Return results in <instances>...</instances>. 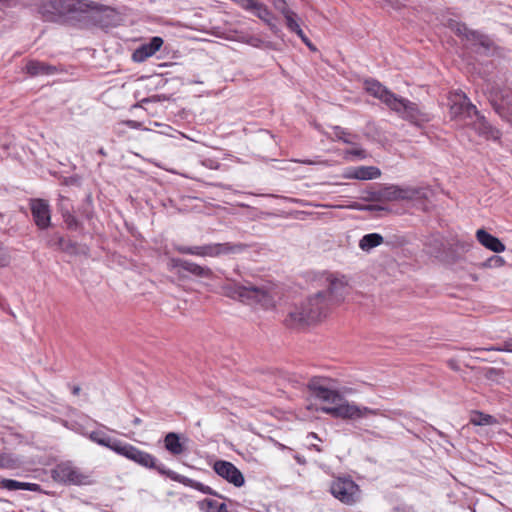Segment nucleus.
Masks as SVG:
<instances>
[{"mask_svg": "<svg viewBox=\"0 0 512 512\" xmlns=\"http://www.w3.org/2000/svg\"><path fill=\"white\" fill-rule=\"evenodd\" d=\"M18 3L35 4L37 12L45 21L71 25L100 23L103 20L102 15L109 12L108 7L89 0H0V9Z\"/></svg>", "mask_w": 512, "mask_h": 512, "instance_id": "f257e3e1", "label": "nucleus"}, {"mask_svg": "<svg viewBox=\"0 0 512 512\" xmlns=\"http://www.w3.org/2000/svg\"><path fill=\"white\" fill-rule=\"evenodd\" d=\"M325 283L326 291L317 292L289 312L285 319L286 325L295 328L319 320L326 315L331 304L341 302L348 293V280L343 275L328 274Z\"/></svg>", "mask_w": 512, "mask_h": 512, "instance_id": "f03ea898", "label": "nucleus"}, {"mask_svg": "<svg viewBox=\"0 0 512 512\" xmlns=\"http://www.w3.org/2000/svg\"><path fill=\"white\" fill-rule=\"evenodd\" d=\"M364 88L370 95L379 99L401 118L413 124L420 125L430 120L429 115L423 112L416 103L396 95L377 80H365Z\"/></svg>", "mask_w": 512, "mask_h": 512, "instance_id": "7ed1b4c3", "label": "nucleus"}, {"mask_svg": "<svg viewBox=\"0 0 512 512\" xmlns=\"http://www.w3.org/2000/svg\"><path fill=\"white\" fill-rule=\"evenodd\" d=\"M454 114H459L465 118H473V129L486 139L498 140L500 138V131L493 127L477 110L476 106L471 103L469 98L463 94L459 95V101L454 103L451 107Z\"/></svg>", "mask_w": 512, "mask_h": 512, "instance_id": "20e7f679", "label": "nucleus"}, {"mask_svg": "<svg viewBox=\"0 0 512 512\" xmlns=\"http://www.w3.org/2000/svg\"><path fill=\"white\" fill-rule=\"evenodd\" d=\"M226 297L238 299L248 305H260L268 308L273 305V299L264 288L245 286L236 280L226 278Z\"/></svg>", "mask_w": 512, "mask_h": 512, "instance_id": "39448f33", "label": "nucleus"}, {"mask_svg": "<svg viewBox=\"0 0 512 512\" xmlns=\"http://www.w3.org/2000/svg\"><path fill=\"white\" fill-rule=\"evenodd\" d=\"M52 477L60 483L69 485L92 484L91 474L83 471L71 461L61 462L52 470Z\"/></svg>", "mask_w": 512, "mask_h": 512, "instance_id": "423d86ee", "label": "nucleus"}, {"mask_svg": "<svg viewBox=\"0 0 512 512\" xmlns=\"http://www.w3.org/2000/svg\"><path fill=\"white\" fill-rule=\"evenodd\" d=\"M450 26L458 36L465 38L475 47V52L487 56L494 51L495 44L489 36L469 29L464 23L453 22Z\"/></svg>", "mask_w": 512, "mask_h": 512, "instance_id": "0eeeda50", "label": "nucleus"}, {"mask_svg": "<svg viewBox=\"0 0 512 512\" xmlns=\"http://www.w3.org/2000/svg\"><path fill=\"white\" fill-rule=\"evenodd\" d=\"M322 411L333 417L345 420H358L369 415L377 414V410L365 406H359L354 402H348L343 397L336 406L323 407Z\"/></svg>", "mask_w": 512, "mask_h": 512, "instance_id": "6e6552de", "label": "nucleus"}, {"mask_svg": "<svg viewBox=\"0 0 512 512\" xmlns=\"http://www.w3.org/2000/svg\"><path fill=\"white\" fill-rule=\"evenodd\" d=\"M116 453L145 468L155 469L161 475V470H169L163 464H158L157 459L150 453L142 451L128 443L121 442L120 446L116 448Z\"/></svg>", "mask_w": 512, "mask_h": 512, "instance_id": "1a4fd4ad", "label": "nucleus"}, {"mask_svg": "<svg viewBox=\"0 0 512 512\" xmlns=\"http://www.w3.org/2000/svg\"><path fill=\"white\" fill-rule=\"evenodd\" d=\"M331 494L346 505H352L359 499V486L350 478H337L331 482Z\"/></svg>", "mask_w": 512, "mask_h": 512, "instance_id": "9d476101", "label": "nucleus"}, {"mask_svg": "<svg viewBox=\"0 0 512 512\" xmlns=\"http://www.w3.org/2000/svg\"><path fill=\"white\" fill-rule=\"evenodd\" d=\"M491 104L499 116L512 125V89L496 90L491 99Z\"/></svg>", "mask_w": 512, "mask_h": 512, "instance_id": "9b49d317", "label": "nucleus"}, {"mask_svg": "<svg viewBox=\"0 0 512 512\" xmlns=\"http://www.w3.org/2000/svg\"><path fill=\"white\" fill-rule=\"evenodd\" d=\"M308 388L315 397L331 404V406H336L341 401V394L328 388L320 379H312L308 384Z\"/></svg>", "mask_w": 512, "mask_h": 512, "instance_id": "f8f14e48", "label": "nucleus"}, {"mask_svg": "<svg viewBox=\"0 0 512 512\" xmlns=\"http://www.w3.org/2000/svg\"><path fill=\"white\" fill-rule=\"evenodd\" d=\"M31 213L35 224L40 229H46L50 225L51 214L48 202L42 199L31 201Z\"/></svg>", "mask_w": 512, "mask_h": 512, "instance_id": "ddd939ff", "label": "nucleus"}, {"mask_svg": "<svg viewBox=\"0 0 512 512\" xmlns=\"http://www.w3.org/2000/svg\"><path fill=\"white\" fill-rule=\"evenodd\" d=\"M381 176V171L375 166H358L345 169L343 177L345 179L373 180Z\"/></svg>", "mask_w": 512, "mask_h": 512, "instance_id": "4468645a", "label": "nucleus"}, {"mask_svg": "<svg viewBox=\"0 0 512 512\" xmlns=\"http://www.w3.org/2000/svg\"><path fill=\"white\" fill-rule=\"evenodd\" d=\"M176 250L181 254H190L201 257H214L222 252L221 244H208L202 246H184L180 245L176 247Z\"/></svg>", "mask_w": 512, "mask_h": 512, "instance_id": "2eb2a0df", "label": "nucleus"}, {"mask_svg": "<svg viewBox=\"0 0 512 512\" xmlns=\"http://www.w3.org/2000/svg\"><path fill=\"white\" fill-rule=\"evenodd\" d=\"M163 45V39L155 36L148 43L142 44L133 53V60L136 62H143L147 58L153 56Z\"/></svg>", "mask_w": 512, "mask_h": 512, "instance_id": "dca6fc26", "label": "nucleus"}, {"mask_svg": "<svg viewBox=\"0 0 512 512\" xmlns=\"http://www.w3.org/2000/svg\"><path fill=\"white\" fill-rule=\"evenodd\" d=\"M161 472H162V475L170 478L173 481L179 482L185 486L199 490L205 494L216 495V493H214L213 490L209 486H206L200 482H197L188 477L180 475L172 470H161ZM217 496L220 498L222 497L221 495H218V494H217Z\"/></svg>", "mask_w": 512, "mask_h": 512, "instance_id": "f3484780", "label": "nucleus"}, {"mask_svg": "<svg viewBox=\"0 0 512 512\" xmlns=\"http://www.w3.org/2000/svg\"><path fill=\"white\" fill-rule=\"evenodd\" d=\"M476 238L482 246L495 253H501L506 249L505 245L500 241V239L491 235L484 229L477 230Z\"/></svg>", "mask_w": 512, "mask_h": 512, "instance_id": "a211bd4d", "label": "nucleus"}, {"mask_svg": "<svg viewBox=\"0 0 512 512\" xmlns=\"http://www.w3.org/2000/svg\"><path fill=\"white\" fill-rule=\"evenodd\" d=\"M407 198V191L391 185L373 193V199L377 201H395Z\"/></svg>", "mask_w": 512, "mask_h": 512, "instance_id": "6ab92c4d", "label": "nucleus"}, {"mask_svg": "<svg viewBox=\"0 0 512 512\" xmlns=\"http://www.w3.org/2000/svg\"><path fill=\"white\" fill-rule=\"evenodd\" d=\"M171 261H172L173 267L181 268L184 271H187V272H189L195 276H198V277L205 278V277L210 276V274H211V270L209 268L202 267L196 263H193V262H190L187 260L175 258V259H172Z\"/></svg>", "mask_w": 512, "mask_h": 512, "instance_id": "aec40b11", "label": "nucleus"}, {"mask_svg": "<svg viewBox=\"0 0 512 512\" xmlns=\"http://www.w3.org/2000/svg\"><path fill=\"white\" fill-rule=\"evenodd\" d=\"M88 438L97 443L98 445L107 447L116 453V448L120 446V440L113 439L105 434L103 431H92L88 435Z\"/></svg>", "mask_w": 512, "mask_h": 512, "instance_id": "412c9836", "label": "nucleus"}, {"mask_svg": "<svg viewBox=\"0 0 512 512\" xmlns=\"http://www.w3.org/2000/svg\"><path fill=\"white\" fill-rule=\"evenodd\" d=\"M30 76L50 75L55 72V67L44 62L30 60L25 67Z\"/></svg>", "mask_w": 512, "mask_h": 512, "instance_id": "4be33fe9", "label": "nucleus"}, {"mask_svg": "<svg viewBox=\"0 0 512 512\" xmlns=\"http://www.w3.org/2000/svg\"><path fill=\"white\" fill-rule=\"evenodd\" d=\"M164 446L172 455H180L185 451L183 442L177 433L169 432L164 438Z\"/></svg>", "mask_w": 512, "mask_h": 512, "instance_id": "5701e85b", "label": "nucleus"}, {"mask_svg": "<svg viewBox=\"0 0 512 512\" xmlns=\"http://www.w3.org/2000/svg\"><path fill=\"white\" fill-rule=\"evenodd\" d=\"M0 488L6 489L9 491H16V490L38 491L40 487L36 483L20 482V481L13 480V479H2L0 481Z\"/></svg>", "mask_w": 512, "mask_h": 512, "instance_id": "b1692460", "label": "nucleus"}, {"mask_svg": "<svg viewBox=\"0 0 512 512\" xmlns=\"http://www.w3.org/2000/svg\"><path fill=\"white\" fill-rule=\"evenodd\" d=\"M384 242L382 235L378 233H369L364 235L359 241V248L365 252L378 247Z\"/></svg>", "mask_w": 512, "mask_h": 512, "instance_id": "393cba45", "label": "nucleus"}, {"mask_svg": "<svg viewBox=\"0 0 512 512\" xmlns=\"http://www.w3.org/2000/svg\"><path fill=\"white\" fill-rule=\"evenodd\" d=\"M226 482L233 484L235 487H242L245 483L242 472L228 461H226Z\"/></svg>", "mask_w": 512, "mask_h": 512, "instance_id": "a878e982", "label": "nucleus"}, {"mask_svg": "<svg viewBox=\"0 0 512 512\" xmlns=\"http://www.w3.org/2000/svg\"><path fill=\"white\" fill-rule=\"evenodd\" d=\"M248 11L252 12L255 16H257L259 19L267 23L269 26L274 27V25L272 24V13L267 8V6H265L259 0H256V3L252 4L251 6V10Z\"/></svg>", "mask_w": 512, "mask_h": 512, "instance_id": "bb28decb", "label": "nucleus"}, {"mask_svg": "<svg viewBox=\"0 0 512 512\" xmlns=\"http://www.w3.org/2000/svg\"><path fill=\"white\" fill-rule=\"evenodd\" d=\"M226 40L246 42L254 47L260 46L262 41L258 37L248 36L243 33L226 28Z\"/></svg>", "mask_w": 512, "mask_h": 512, "instance_id": "cd10ccee", "label": "nucleus"}, {"mask_svg": "<svg viewBox=\"0 0 512 512\" xmlns=\"http://www.w3.org/2000/svg\"><path fill=\"white\" fill-rule=\"evenodd\" d=\"M470 423L475 426H491L498 424V420L492 415L480 411H473L470 417Z\"/></svg>", "mask_w": 512, "mask_h": 512, "instance_id": "c85d7f7f", "label": "nucleus"}, {"mask_svg": "<svg viewBox=\"0 0 512 512\" xmlns=\"http://www.w3.org/2000/svg\"><path fill=\"white\" fill-rule=\"evenodd\" d=\"M333 131L335 137L346 144L354 145L359 138L357 134H353L340 126H334Z\"/></svg>", "mask_w": 512, "mask_h": 512, "instance_id": "c756f323", "label": "nucleus"}, {"mask_svg": "<svg viewBox=\"0 0 512 512\" xmlns=\"http://www.w3.org/2000/svg\"><path fill=\"white\" fill-rule=\"evenodd\" d=\"M49 245L55 247L61 251L70 252L74 249V244L67 241L64 237L55 234L50 240Z\"/></svg>", "mask_w": 512, "mask_h": 512, "instance_id": "7c9ffc66", "label": "nucleus"}, {"mask_svg": "<svg viewBox=\"0 0 512 512\" xmlns=\"http://www.w3.org/2000/svg\"><path fill=\"white\" fill-rule=\"evenodd\" d=\"M426 245L429 247V253L437 255L441 253L444 247V243L442 238L439 235L432 236L427 242Z\"/></svg>", "mask_w": 512, "mask_h": 512, "instance_id": "2f4dec72", "label": "nucleus"}, {"mask_svg": "<svg viewBox=\"0 0 512 512\" xmlns=\"http://www.w3.org/2000/svg\"><path fill=\"white\" fill-rule=\"evenodd\" d=\"M19 465V461L12 455L0 453V469H15Z\"/></svg>", "mask_w": 512, "mask_h": 512, "instance_id": "473e14b6", "label": "nucleus"}, {"mask_svg": "<svg viewBox=\"0 0 512 512\" xmlns=\"http://www.w3.org/2000/svg\"><path fill=\"white\" fill-rule=\"evenodd\" d=\"M505 260L503 257L498 255H493L486 259L484 262L479 264L480 268H500L505 265Z\"/></svg>", "mask_w": 512, "mask_h": 512, "instance_id": "72a5a7b5", "label": "nucleus"}, {"mask_svg": "<svg viewBox=\"0 0 512 512\" xmlns=\"http://www.w3.org/2000/svg\"><path fill=\"white\" fill-rule=\"evenodd\" d=\"M200 508L207 512H214L217 509V512H224V503L217 504L216 501L211 499H205L199 503Z\"/></svg>", "mask_w": 512, "mask_h": 512, "instance_id": "f704fd0d", "label": "nucleus"}, {"mask_svg": "<svg viewBox=\"0 0 512 512\" xmlns=\"http://www.w3.org/2000/svg\"><path fill=\"white\" fill-rule=\"evenodd\" d=\"M479 351H499V352H510L512 353V338L504 341L502 345L491 346L488 348H478Z\"/></svg>", "mask_w": 512, "mask_h": 512, "instance_id": "c9c22d12", "label": "nucleus"}, {"mask_svg": "<svg viewBox=\"0 0 512 512\" xmlns=\"http://www.w3.org/2000/svg\"><path fill=\"white\" fill-rule=\"evenodd\" d=\"M272 4L276 10L282 13L284 18L294 12L288 7L285 0H272Z\"/></svg>", "mask_w": 512, "mask_h": 512, "instance_id": "e433bc0d", "label": "nucleus"}, {"mask_svg": "<svg viewBox=\"0 0 512 512\" xmlns=\"http://www.w3.org/2000/svg\"><path fill=\"white\" fill-rule=\"evenodd\" d=\"M285 20H286V25L291 32L295 33L298 29L301 28L297 21V14L295 12H293L290 15H288L287 17H285Z\"/></svg>", "mask_w": 512, "mask_h": 512, "instance_id": "4c0bfd02", "label": "nucleus"}, {"mask_svg": "<svg viewBox=\"0 0 512 512\" xmlns=\"http://www.w3.org/2000/svg\"><path fill=\"white\" fill-rule=\"evenodd\" d=\"M247 249V246L244 244H231L226 242V255L227 254H238L242 253Z\"/></svg>", "mask_w": 512, "mask_h": 512, "instance_id": "58836bf2", "label": "nucleus"}, {"mask_svg": "<svg viewBox=\"0 0 512 512\" xmlns=\"http://www.w3.org/2000/svg\"><path fill=\"white\" fill-rule=\"evenodd\" d=\"M64 221L69 229H77L79 227V221L75 216L70 213H66L63 215Z\"/></svg>", "mask_w": 512, "mask_h": 512, "instance_id": "ea45409f", "label": "nucleus"}, {"mask_svg": "<svg viewBox=\"0 0 512 512\" xmlns=\"http://www.w3.org/2000/svg\"><path fill=\"white\" fill-rule=\"evenodd\" d=\"M10 263V255L7 249L0 244V267H5Z\"/></svg>", "mask_w": 512, "mask_h": 512, "instance_id": "a19ab883", "label": "nucleus"}, {"mask_svg": "<svg viewBox=\"0 0 512 512\" xmlns=\"http://www.w3.org/2000/svg\"><path fill=\"white\" fill-rule=\"evenodd\" d=\"M347 155H352L357 157L358 159H365L367 157V153L364 149L354 148L350 149L346 152Z\"/></svg>", "mask_w": 512, "mask_h": 512, "instance_id": "79ce46f5", "label": "nucleus"}, {"mask_svg": "<svg viewBox=\"0 0 512 512\" xmlns=\"http://www.w3.org/2000/svg\"><path fill=\"white\" fill-rule=\"evenodd\" d=\"M299 37L300 39L303 41V43L311 50H315L316 48L314 47V45L311 43V41L309 40V38L304 34L303 30L300 28L298 29L296 32H295Z\"/></svg>", "mask_w": 512, "mask_h": 512, "instance_id": "37998d69", "label": "nucleus"}, {"mask_svg": "<svg viewBox=\"0 0 512 512\" xmlns=\"http://www.w3.org/2000/svg\"><path fill=\"white\" fill-rule=\"evenodd\" d=\"M215 472L224 478V460L216 461L214 464Z\"/></svg>", "mask_w": 512, "mask_h": 512, "instance_id": "c03bdc74", "label": "nucleus"}, {"mask_svg": "<svg viewBox=\"0 0 512 512\" xmlns=\"http://www.w3.org/2000/svg\"><path fill=\"white\" fill-rule=\"evenodd\" d=\"M307 439H315V440L321 441V439L318 437V435L314 432H310L307 435Z\"/></svg>", "mask_w": 512, "mask_h": 512, "instance_id": "a18cd8bd", "label": "nucleus"}, {"mask_svg": "<svg viewBox=\"0 0 512 512\" xmlns=\"http://www.w3.org/2000/svg\"><path fill=\"white\" fill-rule=\"evenodd\" d=\"M80 391H81L80 386L75 385V386L72 387V393L74 395H79Z\"/></svg>", "mask_w": 512, "mask_h": 512, "instance_id": "49530a36", "label": "nucleus"}, {"mask_svg": "<svg viewBox=\"0 0 512 512\" xmlns=\"http://www.w3.org/2000/svg\"><path fill=\"white\" fill-rule=\"evenodd\" d=\"M297 162L303 163V164H307V165H314V164H316L315 161L308 160V159H306V160H298Z\"/></svg>", "mask_w": 512, "mask_h": 512, "instance_id": "de8ad7c7", "label": "nucleus"}, {"mask_svg": "<svg viewBox=\"0 0 512 512\" xmlns=\"http://www.w3.org/2000/svg\"><path fill=\"white\" fill-rule=\"evenodd\" d=\"M294 458L299 464H305V459L303 457L296 455Z\"/></svg>", "mask_w": 512, "mask_h": 512, "instance_id": "09e8293b", "label": "nucleus"}, {"mask_svg": "<svg viewBox=\"0 0 512 512\" xmlns=\"http://www.w3.org/2000/svg\"><path fill=\"white\" fill-rule=\"evenodd\" d=\"M310 448L314 449L317 452H322L321 447L317 444H310Z\"/></svg>", "mask_w": 512, "mask_h": 512, "instance_id": "8fccbe9b", "label": "nucleus"}, {"mask_svg": "<svg viewBox=\"0 0 512 512\" xmlns=\"http://www.w3.org/2000/svg\"><path fill=\"white\" fill-rule=\"evenodd\" d=\"M133 423H134L135 425H139V424L141 423V419L136 417V418L134 419Z\"/></svg>", "mask_w": 512, "mask_h": 512, "instance_id": "3c124183", "label": "nucleus"}, {"mask_svg": "<svg viewBox=\"0 0 512 512\" xmlns=\"http://www.w3.org/2000/svg\"><path fill=\"white\" fill-rule=\"evenodd\" d=\"M226 512H228V511L226 510Z\"/></svg>", "mask_w": 512, "mask_h": 512, "instance_id": "603ef678", "label": "nucleus"}]
</instances>
